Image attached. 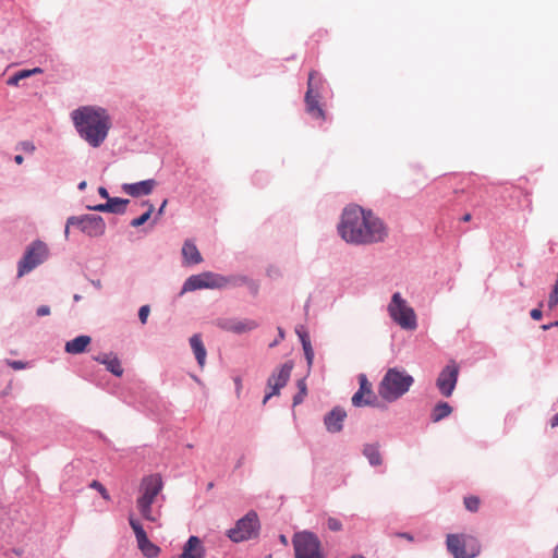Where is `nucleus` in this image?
I'll return each instance as SVG.
<instances>
[{"label":"nucleus","instance_id":"1","mask_svg":"<svg viewBox=\"0 0 558 558\" xmlns=\"http://www.w3.org/2000/svg\"><path fill=\"white\" fill-rule=\"evenodd\" d=\"M338 231L345 242L352 244L378 243L388 236L383 220L360 206H350L343 210Z\"/></svg>","mask_w":558,"mask_h":558},{"label":"nucleus","instance_id":"2","mask_svg":"<svg viewBox=\"0 0 558 558\" xmlns=\"http://www.w3.org/2000/svg\"><path fill=\"white\" fill-rule=\"evenodd\" d=\"M71 118L80 136L92 147H99L111 129V119L101 107L83 106L72 111Z\"/></svg>","mask_w":558,"mask_h":558},{"label":"nucleus","instance_id":"3","mask_svg":"<svg viewBox=\"0 0 558 558\" xmlns=\"http://www.w3.org/2000/svg\"><path fill=\"white\" fill-rule=\"evenodd\" d=\"M244 284H248L253 293H256L258 290V286L245 276L236 275L226 277L220 274L205 271L189 277L184 282L183 292L195 291L199 289H225L228 287L235 288Z\"/></svg>","mask_w":558,"mask_h":558},{"label":"nucleus","instance_id":"4","mask_svg":"<svg viewBox=\"0 0 558 558\" xmlns=\"http://www.w3.org/2000/svg\"><path fill=\"white\" fill-rule=\"evenodd\" d=\"M413 383V377L404 371L389 368L378 386V393L384 400L392 402L407 393Z\"/></svg>","mask_w":558,"mask_h":558},{"label":"nucleus","instance_id":"5","mask_svg":"<svg viewBox=\"0 0 558 558\" xmlns=\"http://www.w3.org/2000/svg\"><path fill=\"white\" fill-rule=\"evenodd\" d=\"M162 489V480L159 474H153L143 478L141 484L142 495L136 504L137 508L147 521L156 522L157 518L151 513V505Z\"/></svg>","mask_w":558,"mask_h":558},{"label":"nucleus","instance_id":"6","mask_svg":"<svg viewBox=\"0 0 558 558\" xmlns=\"http://www.w3.org/2000/svg\"><path fill=\"white\" fill-rule=\"evenodd\" d=\"M446 546L453 558H475L482 548L477 537L466 533L448 534Z\"/></svg>","mask_w":558,"mask_h":558},{"label":"nucleus","instance_id":"7","mask_svg":"<svg viewBox=\"0 0 558 558\" xmlns=\"http://www.w3.org/2000/svg\"><path fill=\"white\" fill-rule=\"evenodd\" d=\"M388 313L392 320L401 328L414 330L417 326L414 310L408 305L399 292H396L388 305Z\"/></svg>","mask_w":558,"mask_h":558},{"label":"nucleus","instance_id":"8","mask_svg":"<svg viewBox=\"0 0 558 558\" xmlns=\"http://www.w3.org/2000/svg\"><path fill=\"white\" fill-rule=\"evenodd\" d=\"M322 78L316 71H311L307 81V90L305 94L306 112L313 118L320 121L325 120V111L319 105V89L322 87Z\"/></svg>","mask_w":558,"mask_h":558},{"label":"nucleus","instance_id":"9","mask_svg":"<svg viewBox=\"0 0 558 558\" xmlns=\"http://www.w3.org/2000/svg\"><path fill=\"white\" fill-rule=\"evenodd\" d=\"M48 256V247L41 241L33 242L26 250L23 258L19 262L17 276L32 271L35 267L41 264Z\"/></svg>","mask_w":558,"mask_h":558},{"label":"nucleus","instance_id":"10","mask_svg":"<svg viewBox=\"0 0 558 558\" xmlns=\"http://www.w3.org/2000/svg\"><path fill=\"white\" fill-rule=\"evenodd\" d=\"M295 558H322L319 553L320 543L310 532L298 533L293 537Z\"/></svg>","mask_w":558,"mask_h":558},{"label":"nucleus","instance_id":"11","mask_svg":"<svg viewBox=\"0 0 558 558\" xmlns=\"http://www.w3.org/2000/svg\"><path fill=\"white\" fill-rule=\"evenodd\" d=\"M258 518L255 512H248L244 518L240 519L235 527L229 530L228 536L233 542H243L255 537L258 532Z\"/></svg>","mask_w":558,"mask_h":558},{"label":"nucleus","instance_id":"12","mask_svg":"<svg viewBox=\"0 0 558 558\" xmlns=\"http://www.w3.org/2000/svg\"><path fill=\"white\" fill-rule=\"evenodd\" d=\"M78 226L88 236H100L105 233L106 223L100 216L86 215L83 217H70L68 227Z\"/></svg>","mask_w":558,"mask_h":558},{"label":"nucleus","instance_id":"13","mask_svg":"<svg viewBox=\"0 0 558 558\" xmlns=\"http://www.w3.org/2000/svg\"><path fill=\"white\" fill-rule=\"evenodd\" d=\"M293 368V364L291 362H286L280 367L276 368L274 373L269 376L267 380V387L270 389L269 392L266 393L263 403L265 404L272 396L279 395L280 389L283 388L290 376Z\"/></svg>","mask_w":558,"mask_h":558},{"label":"nucleus","instance_id":"14","mask_svg":"<svg viewBox=\"0 0 558 558\" xmlns=\"http://www.w3.org/2000/svg\"><path fill=\"white\" fill-rule=\"evenodd\" d=\"M460 367L454 361H450L439 373L436 386L444 397H450L456 388Z\"/></svg>","mask_w":558,"mask_h":558},{"label":"nucleus","instance_id":"15","mask_svg":"<svg viewBox=\"0 0 558 558\" xmlns=\"http://www.w3.org/2000/svg\"><path fill=\"white\" fill-rule=\"evenodd\" d=\"M219 327L223 330L231 331L234 333H244L254 330L257 328V323L253 319H235V318H226L219 322Z\"/></svg>","mask_w":558,"mask_h":558},{"label":"nucleus","instance_id":"16","mask_svg":"<svg viewBox=\"0 0 558 558\" xmlns=\"http://www.w3.org/2000/svg\"><path fill=\"white\" fill-rule=\"evenodd\" d=\"M155 186L156 181L153 179H148L133 184H125L123 186V190L126 194H129L132 197H140L144 195H149Z\"/></svg>","mask_w":558,"mask_h":558},{"label":"nucleus","instance_id":"17","mask_svg":"<svg viewBox=\"0 0 558 558\" xmlns=\"http://www.w3.org/2000/svg\"><path fill=\"white\" fill-rule=\"evenodd\" d=\"M347 413L341 408H335L325 416V425L328 432L338 433L342 429V424Z\"/></svg>","mask_w":558,"mask_h":558},{"label":"nucleus","instance_id":"18","mask_svg":"<svg viewBox=\"0 0 558 558\" xmlns=\"http://www.w3.org/2000/svg\"><path fill=\"white\" fill-rule=\"evenodd\" d=\"M100 364H104L110 373L114 376L121 377L123 375V368L118 356L113 353H104L94 357Z\"/></svg>","mask_w":558,"mask_h":558},{"label":"nucleus","instance_id":"19","mask_svg":"<svg viewBox=\"0 0 558 558\" xmlns=\"http://www.w3.org/2000/svg\"><path fill=\"white\" fill-rule=\"evenodd\" d=\"M359 381H360V388L352 397L353 405L362 407V405L371 404V401L368 399H364V396H371L373 393L372 385L368 383L366 376L363 374L360 375Z\"/></svg>","mask_w":558,"mask_h":558},{"label":"nucleus","instance_id":"20","mask_svg":"<svg viewBox=\"0 0 558 558\" xmlns=\"http://www.w3.org/2000/svg\"><path fill=\"white\" fill-rule=\"evenodd\" d=\"M179 558H204V548L197 536H191Z\"/></svg>","mask_w":558,"mask_h":558},{"label":"nucleus","instance_id":"21","mask_svg":"<svg viewBox=\"0 0 558 558\" xmlns=\"http://www.w3.org/2000/svg\"><path fill=\"white\" fill-rule=\"evenodd\" d=\"M90 342L92 338L89 336L82 335L68 341L64 345V350L70 354H81L86 351Z\"/></svg>","mask_w":558,"mask_h":558},{"label":"nucleus","instance_id":"22","mask_svg":"<svg viewBox=\"0 0 558 558\" xmlns=\"http://www.w3.org/2000/svg\"><path fill=\"white\" fill-rule=\"evenodd\" d=\"M182 255L186 264H199L203 262V257L192 241H185L182 247Z\"/></svg>","mask_w":558,"mask_h":558},{"label":"nucleus","instance_id":"23","mask_svg":"<svg viewBox=\"0 0 558 558\" xmlns=\"http://www.w3.org/2000/svg\"><path fill=\"white\" fill-rule=\"evenodd\" d=\"M191 348L194 352L196 361L201 367H204L206 362V349L199 335H193L190 339Z\"/></svg>","mask_w":558,"mask_h":558},{"label":"nucleus","instance_id":"24","mask_svg":"<svg viewBox=\"0 0 558 558\" xmlns=\"http://www.w3.org/2000/svg\"><path fill=\"white\" fill-rule=\"evenodd\" d=\"M452 412V408L447 402L437 403L432 411V421L437 423L442 418L449 416Z\"/></svg>","mask_w":558,"mask_h":558},{"label":"nucleus","instance_id":"25","mask_svg":"<svg viewBox=\"0 0 558 558\" xmlns=\"http://www.w3.org/2000/svg\"><path fill=\"white\" fill-rule=\"evenodd\" d=\"M137 545L143 555L148 558L157 557L160 551L159 547L153 544L147 536L137 541Z\"/></svg>","mask_w":558,"mask_h":558},{"label":"nucleus","instance_id":"26","mask_svg":"<svg viewBox=\"0 0 558 558\" xmlns=\"http://www.w3.org/2000/svg\"><path fill=\"white\" fill-rule=\"evenodd\" d=\"M363 453L372 465L381 464L383 460L377 445H366L364 447Z\"/></svg>","mask_w":558,"mask_h":558},{"label":"nucleus","instance_id":"27","mask_svg":"<svg viewBox=\"0 0 558 558\" xmlns=\"http://www.w3.org/2000/svg\"><path fill=\"white\" fill-rule=\"evenodd\" d=\"M303 345L304 354L308 365H312L314 359V351L311 345V341L306 333H299Z\"/></svg>","mask_w":558,"mask_h":558},{"label":"nucleus","instance_id":"28","mask_svg":"<svg viewBox=\"0 0 558 558\" xmlns=\"http://www.w3.org/2000/svg\"><path fill=\"white\" fill-rule=\"evenodd\" d=\"M107 204H111V209H109V213L121 214L124 213L125 206L129 204V199L113 197L109 198Z\"/></svg>","mask_w":558,"mask_h":558},{"label":"nucleus","instance_id":"29","mask_svg":"<svg viewBox=\"0 0 558 558\" xmlns=\"http://www.w3.org/2000/svg\"><path fill=\"white\" fill-rule=\"evenodd\" d=\"M145 205H147V210L141 215L140 217L137 218H134L132 221H131V226L134 227V228H137L142 225H144L146 221H148V219L150 218L155 207L153 204H149L147 202L144 203Z\"/></svg>","mask_w":558,"mask_h":558},{"label":"nucleus","instance_id":"30","mask_svg":"<svg viewBox=\"0 0 558 558\" xmlns=\"http://www.w3.org/2000/svg\"><path fill=\"white\" fill-rule=\"evenodd\" d=\"M129 523L136 536V541H140L147 536L142 524L136 519H134V517L132 514L129 517Z\"/></svg>","mask_w":558,"mask_h":558},{"label":"nucleus","instance_id":"31","mask_svg":"<svg viewBox=\"0 0 558 558\" xmlns=\"http://www.w3.org/2000/svg\"><path fill=\"white\" fill-rule=\"evenodd\" d=\"M298 388H299V393L294 396L293 398V404L296 405V404H300L304 397L306 396L307 393V388H306V384H305V380L304 379H300L298 381Z\"/></svg>","mask_w":558,"mask_h":558},{"label":"nucleus","instance_id":"32","mask_svg":"<svg viewBox=\"0 0 558 558\" xmlns=\"http://www.w3.org/2000/svg\"><path fill=\"white\" fill-rule=\"evenodd\" d=\"M481 500L476 496L464 497V506L471 512H476L480 508Z\"/></svg>","mask_w":558,"mask_h":558},{"label":"nucleus","instance_id":"33","mask_svg":"<svg viewBox=\"0 0 558 558\" xmlns=\"http://www.w3.org/2000/svg\"><path fill=\"white\" fill-rule=\"evenodd\" d=\"M558 305V279L556 280L553 291L549 294L548 307L554 310Z\"/></svg>","mask_w":558,"mask_h":558},{"label":"nucleus","instance_id":"34","mask_svg":"<svg viewBox=\"0 0 558 558\" xmlns=\"http://www.w3.org/2000/svg\"><path fill=\"white\" fill-rule=\"evenodd\" d=\"M89 486L90 488L96 489L105 500H110V495L108 494L106 487L100 482L94 480Z\"/></svg>","mask_w":558,"mask_h":558},{"label":"nucleus","instance_id":"35","mask_svg":"<svg viewBox=\"0 0 558 558\" xmlns=\"http://www.w3.org/2000/svg\"><path fill=\"white\" fill-rule=\"evenodd\" d=\"M327 526L330 531L338 532L342 530V523L339 519L329 517L327 520Z\"/></svg>","mask_w":558,"mask_h":558},{"label":"nucleus","instance_id":"36","mask_svg":"<svg viewBox=\"0 0 558 558\" xmlns=\"http://www.w3.org/2000/svg\"><path fill=\"white\" fill-rule=\"evenodd\" d=\"M19 76L24 80V78H27L34 74H40L43 73V70L40 68H34V69H31V70H22V71H19Z\"/></svg>","mask_w":558,"mask_h":558},{"label":"nucleus","instance_id":"37","mask_svg":"<svg viewBox=\"0 0 558 558\" xmlns=\"http://www.w3.org/2000/svg\"><path fill=\"white\" fill-rule=\"evenodd\" d=\"M149 313H150V308L148 305H143L140 308L138 318L143 325L146 324Z\"/></svg>","mask_w":558,"mask_h":558},{"label":"nucleus","instance_id":"38","mask_svg":"<svg viewBox=\"0 0 558 558\" xmlns=\"http://www.w3.org/2000/svg\"><path fill=\"white\" fill-rule=\"evenodd\" d=\"M542 306H543V303L541 302L539 306L537 308H533L530 312V315H531L532 319H534V320L542 319V317H543V313H542V310H541Z\"/></svg>","mask_w":558,"mask_h":558},{"label":"nucleus","instance_id":"39","mask_svg":"<svg viewBox=\"0 0 558 558\" xmlns=\"http://www.w3.org/2000/svg\"><path fill=\"white\" fill-rule=\"evenodd\" d=\"M22 78L19 76V73H15L13 76H11L7 84L8 85H11V86H17L19 85V82L21 81Z\"/></svg>","mask_w":558,"mask_h":558},{"label":"nucleus","instance_id":"40","mask_svg":"<svg viewBox=\"0 0 558 558\" xmlns=\"http://www.w3.org/2000/svg\"><path fill=\"white\" fill-rule=\"evenodd\" d=\"M92 209L97 211H109V209H111V204H99L97 206H94Z\"/></svg>","mask_w":558,"mask_h":558},{"label":"nucleus","instance_id":"41","mask_svg":"<svg viewBox=\"0 0 558 558\" xmlns=\"http://www.w3.org/2000/svg\"><path fill=\"white\" fill-rule=\"evenodd\" d=\"M50 314V308L47 305H41L37 308L38 316H46Z\"/></svg>","mask_w":558,"mask_h":558},{"label":"nucleus","instance_id":"42","mask_svg":"<svg viewBox=\"0 0 558 558\" xmlns=\"http://www.w3.org/2000/svg\"><path fill=\"white\" fill-rule=\"evenodd\" d=\"M9 365L14 369H22L25 367V364L22 361H10Z\"/></svg>","mask_w":558,"mask_h":558},{"label":"nucleus","instance_id":"43","mask_svg":"<svg viewBox=\"0 0 558 558\" xmlns=\"http://www.w3.org/2000/svg\"><path fill=\"white\" fill-rule=\"evenodd\" d=\"M98 193H99V195H100L101 197H104V198H107V199H109V198H110V197H109V194H108V191H107L105 187H102V186H100V187L98 189Z\"/></svg>","mask_w":558,"mask_h":558},{"label":"nucleus","instance_id":"44","mask_svg":"<svg viewBox=\"0 0 558 558\" xmlns=\"http://www.w3.org/2000/svg\"><path fill=\"white\" fill-rule=\"evenodd\" d=\"M23 147H24V149L26 151H34L35 150V146L32 143H28V142L24 143Z\"/></svg>","mask_w":558,"mask_h":558},{"label":"nucleus","instance_id":"45","mask_svg":"<svg viewBox=\"0 0 558 558\" xmlns=\"http://www.w3.org/2000/svg\"><path fill=\"white\" fill-rule=\"evenodd\" d=\"M167 204H168V201H167V199H165V201L162 202L161 206H160V207H159V209H158V213H157V215H158V216H161V215L165 213V208H166Z\"/></svg>","mask_w":558,"mask_h":558},{"label":"nucleus","instance_id":"46","mask_svg":"<svg viewBox=\"0 0 558 558\" xmlns=\"http://www.w3.org/2000/svg\"><path fill=\"white\" fill-rule=\"evenodd\" d=\"M550 426L554 428L558 426V413L551 418Z\"/></svg>","mask_w":558,"mask_h":558},{"label":"nucleus","instance_id":"47","mask_svg":"<svg viewBox=\"0 0 558 558\" xmlns=\"http://www.w3.org/2000/svg\"><path fill=\"white\" fill-rule=\"evenodd\" d=\"M472 219L471 214L466 213L462 216L461 220L464 222H469Z\"/></svg>","mask_w":558,"mask_h":558},{"label":"nucleus","instance_id":"48","mask_svg":"<svg viewBox=\"0 0 558 558\" xmlns=\"http://www.w3.org/2000/svg\"><path fill=\"white\" fill-rule=\"evenodd\" d=\"M14 161L17 163V165H21L23 161H24V158L22 155H16L14 157Z\"/></svg>","mask_w":558,"mask_h":558},{"label":"nucleus","instance_id":"49","mask_svg":"<svg viewBox=\"0 0 558 558\" xmlns=\"http://www.w3.org/2000/svg\"><path fill=\"white\" fill-rule=\"evenodd\" d=\"M399 536L404 537L408 541H413V536L408 533L399 534Z\"/></svg>","mask_w":558,"mask_h":558},{"label":"nucleus","instance_id":"50","mask_svg":"<svg viewBox=\"0 0 558 558\" xmlns=\"http://www.w3.org/2000/svg\"><path fill=\"white\" fill-rule=\"evenodd\" d=\"M554 326H555V325H553V323H551V324H548V325H543V326H542V329H544V330H548V329H550V328H551V327H554Z\"/></svg>","mask_w":558,"mask_h":558},{"label":"nucleus","instance_id":"51","mask_svg":"<svg viewBox=\"0 0 558 558\" xmlns=\"http://www.w3.org/2000/svg\"><path fill=\"white\" fill-rule=\"evenodd\" d=\"M85 186H86V182H85V181H83V182H81V183L78 184V189H80V190H84V189H85Z\"/></svg>","mask_w":558,"mask_h":558},{"label":"nucleus","instance_id":"52","mask_svg":"<svg viewBox=\"0 0 558 558\" xmlns=\"http://www.w3.org/2000/svg\"><path fill=\"white\" fill-rule=\"evenodd\" d=\"M69 230H70V227H68V225L65 226V230H64V235L65 238L69 236Z\"/></svg>","mask_w":558,"mask_h":558},{"label":"nucleus","instance_id":"53","mask_svg":"<svg viewBox=\"0 0 558 558\" xmlns=\"http://www.w3.org/2000/svg\"><path fill=\"white\" fill-rule=\"evenodd\" d=\"M278 331H279V337L281 339H283V337H284L283 330L281 328H278Z\"/></svg>","mask_w":558,"mask_h":558},{"label":"nucleus","instance_id":"54","mask_svg":"<svg viewBox=\"0 0 558 558\" xmlns=\"http://www.w3.org/2000/svg\"><path fill=\"white\" fill-rule=\"evenodd\" d=\"M280 541L286 545L287 544V538L284 535H280Z\"/></svg>","mask_w":558,"mask_h":558},{"label":"nucleus","instance_id":"55","mask_svg":"<svg viewBox=\"0 0 558 558\" xmlns=\"http://www.w3.org/2000/svg\"><path fill=\"white\" fill-rule=\"evenodd\" d=\"M240 385H241L240 379H236V386H239V387H240Z\"/></svg>","mask_w":558,"mask_h":558},{"label":"nucleus","instance_id":"56","mask_svg":"<svg viewBox=\"0 0 558 558\" xmlns=\"http://www.w3.org/2000/svg\"><path fill=\"white\" fill-rule=\"evenodd\" d=\"M553 325L558 326V320H557V322H555V323H553Z\"/></svg>","mask_w":558,"mask_h":558},{"label":"nucleus","instance_id":"57","mask_svg":"<svg viewBox=\"0 0 558 558\" xmlns=\"http://www.w3.org/2000/svg\"><path fill=\"white\" fill-rule=\"evenodd\" d=\"M264 558H271V555H267V556H266V557H264Z\"/></svg>","mask_w":558,"mask_h":558}]
</instances>
